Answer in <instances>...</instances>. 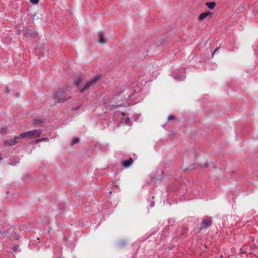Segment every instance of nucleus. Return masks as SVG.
Wrapping results in <instances>:
<instances>
[{"label": "nucleus", "mask_w": 258, "mask_h": 258, "mask_svg": "<svg viewBox=\"0 0 258 258\" xmlns=\"http://www.w3.org/2000/svg\"><path fill=\"white\" fill-rule=\"evenodd\" d=\"M42 133L41 130H36L23 133L19 135V137L22 138H35L39 137Z\"/></svg>", "instance_id": "1"}, {"label": "nucleus", "mask_w": 258, "mask_h": 258, "mask_svg": "<svg viewBox=\"0 0 258 258\" xmlns=\"http://www.w3.org/2000/svg\"><path fill=\"white\" fill-rule=\"evenodd\" d=\"M99 77L98 76L95 77L93 79L90 80L87 83H86L84 87L83 88H80V91L82 92H84L86 91L88 89H89L91 86H92L94 84H95L98 80H99Z\"/></svg>", "instance_id": "2"}, {"label": "nucleus", "mask_w": 258, "mask_h": 258, "mask_svg": "<svg viewBox=\"0 0 258 258\" xmlns=\"http://www.w3.org/2000/svg\"><path fill=\"white\" fill-rule=\"evenodd\" d=\"M20 139L21 138L19 137V136H16L13 139L5 141L4 144L7 147L11 146L17 144L18 143L17 140Z\"/></svg>", "instance_id": "3"}, {"label": "nucleus", "mask_w": 258, "mask_h": 258, "mask_svg": "<svg viewBox=\"0 0 258 258\" xmlns=\"http://www.w3.org/2000/svg\"><path fill=\"white\" fill-rule=\"evenodd\" d=\"M24 35L27 37H35L37 33L34 30L25 29L24 30Z\"/></svg>", "instance_id": "4"}, {"label": "nucleus", "mask_w": 258, "mask_h": 258, "mask_svg": "<svg viewBox=\"0 0 258 258\" xmlns=\"http://www.w3.org/2000/svg\"><path fill=\"white\" fill-rule=\"evenodd\" d=\"M212 223V220L211 218H207L203 221L202 223V228H206L209 226Z\"/></svg>", "instance_id": "5"}, {"label": "nucleus", "mask_w": 258, "mask_h": 258, "mask_svg": "<svg viewBox=\"0 0 258 258\" xmlns=\"http://www.w3.org/2000/svg\"><path fill=\"white\" fill-rule=\"evenodd\" d=\"M98 36L99 37V42L100 43L104 44L107 42L106 39L104 38V34L102 32H99Z\"/></svg>", "instance_id": "6"}, {"label": "nucleus", "mask_w": 258, "mask_h": 258, "mask_svg": "<svg viewBox=\"0 0 258 258\" xmlns=\"http://www.w3.org/2000/svg\"><path fill=\"white\" fill-rule=\"evenodd\" d=\"M133 162V159L130 158L128 160L124 161L122 162V165L125 167H128L132 164Z\"/></svg>", "instance_id": "7"}, {"label": "nucleus", "mask_w": 258, "mask_h": 258, "mask_svg": "<svg viewBox=\"0 0 258 258\" xmlns=\"http://www.w3.org/2000/svg\"><path fill=\"white\" fill-rule=\"evenodd\" d=\"M63 95L61 93H59L56 95L55 98L58 99V103H61L67 100L68 98H67L61 97V96Z\"/></svg>", "instance_id": "8"}, {"label": "nucleus", "mask_w": 258, "mask_h": 258, "mask_svg": "<svg viewBox=\"0 0 258 258\" xmlns=\"http://www.w3.org/2000/svg\"><path fill=\"white\" fill-rule=\"evenodd\" d=\"M211 13L210 12L204 13L200 14L199 16V19L202 20L208 16L211 15Z\"/></svg>", "instance_id": "9"}, {"label": "nucleus", "mask_w": 258, "mask_h": 258, "mask_svg": "<svg viewBox=\"0 0 258 258\" xmlns=\"http://www.w3.org/2000/svg\"><path fill=\"white\" fill-rule=\"evenodd\" d=\"M206 5L210 9H213L215 7L216 4L214 2H207L206 3Z\"/></svg>", "instance_id": "10"}, {"label": "nucleus", "mask_w": 258, "mask_h": 258, "mask_svg": "<svg viewBox=\"0 0 258 258\" xmlns=\"http://www.w3.org/2000/svg\"><path fill=\"white\" fill-rule=\"evenodd\" d=\"M48 141V139L47 138H44L37 139V140H36V143H38V142H42V141L46 142Z\"/></svg>", "instance_id": "11"}, {"label": "nucleus", "mask_w": 258, "mask_h": 258, "mask_svg": "<svg viewBox=\"0 0 258 258\" xmlns=\"http://www.w3.org/2000/svg\"><path fill=\"white\" fill-rule=\"evenodd\" d=\"M79 142V139L77 138H74L72 140V144H77Z\"/></svg>", "instance_id": "12"}, {"label": "nucleus", "mask_w": 258, "mask_h": 258, "mask_svg": "<svg viewBox=\"0 0 258 258\" xmlns=\"http://www.w3.org/2000/svg\"><path fill=\"white\" fill-rule=\"evenodd\" d=\"M81 82V78L80 77H78L74 82V83L76 86H78L80 82Z\"/></svg>", "instance_id": "13"}, {"label": "nucleus", "mask_w": 258, "mask_h": 258, "mask_svg": "<svg viewBox=\"0 0 258 258\" xmlns=\"http://www.w3.org/2000/svg\"><path fill=\"white\" fill-rule=\"evenodd\" d=\"M185 76L184 75V73L183 72H182V75H181V77L178 78V79L179 80H183L185 79Z\"/></svg>", "instance_id": "14"}, {"label": "nucleus", "mask_w": 258, "mask_h": 258, "mask_svg": "<svg viewBox=\"0 0 258 258\" xmlns=\"http://www.w3.org/2000/svg\"><path fill=\"white\" fill-rule=\"evenodd\" d=\"M174 119V116H173L172 115H169L168 116V120H173Z\"/></svg>", "instance_id": "15"}, {"label": "nucleus", "mask_w": 258, "mask_h": 258, "mask_svg": "<svg viewBox=\"0 0 258 258\" xmlns=\"http://www.w3.org/2000/svg\"><path fill=\"white\" fill-rule=\"evenodd\" d=\"M30 2L33 4H36L38 3L39 0H30Z\"/></svg>", "instance_id": "16"}, {"label": "nucleus", "mask_w": 258, "mask_h": 258, "mask_svg": "<svg viewBox=\"0 0 258 258\" xmlns=\"http://www.w3.org/2000/svg\"><path fill=\"white\" fill-rule=\"evenodd\" d=\"M125 123H129L130 122V118L128 117H126L125 119Z\"/></svg>", "instance_id": "17"}, {"label": "nucleus", "mask_w": 258, "mask_h": 258, "mask_svg": "<svg viewBox=\"0 0 258 258\" xmlns=\"http://www.w3.org/2000/svg\"><path fill=\"white\" fill-rule=\"evenodd\" d=\"M4 91L5 93H8V92H9L10 91L8 89V88H6L5 89Z\"/></svg>", "instance_id": "18"}, {"label": "nucleus", "mask_w": 258, "mask_h": 258, "mask_svg": "<svg viewBox=\"0 0 258 258\" xmlns=\"http://www.w3.org/2000/svg\"><path fill=\"white\" fill-rule=\"evenodd\" d=\"M219 48H217L213 52V53H212V55H213L216 52H217V51L218 50Z\"/></svg>", "instance_id": "19"}, {"label": "nucleus", "mask_w": 258, "mask_h": 258, "mask_svg": "<svg viewBox=\"0 0 258 258\" xmlns=\"http://www.w3.org/2000/svg\"><path fill=\"white\" fill-rule=\"evenodd\" d=\"M207 166V164H205L204 165H202V167H206Z\"/></svg>", "instance_id": "20"}, {"label": "nucleus", "mask_w": 258, "mask_h": 258, "mask_svg": "<svg viewBox=\"0 0 258 258\" xmlns=\"http://www.w3.org/2000/svg\"><path fill=\"white\" fill-rule=\"evenodd\" d=\"M154 205V202H152L151 204V207H153Z\"/></svg>", "instance_id": "21"}, {"label": "nucleus", "mask_w": 258, "mask_h": 258, "mask_svg": "<svg viewBox=\"0 0 258 258\" xmlns=\"http://www.w3.org/2000/svg\"><path fill=\"white\" fill-rule=\"evenodd\" d=\"M2 160V158H1V157H0V160Z\"/></svg>", "instance_id": "22"}, {"label": "nucleus", "mask_w": 258, "mask_h": 258, "mask_svg": "<svg viewBox=\"0 0 258 258\" xmlns=\"http://www.w3.org/2000/svg\"><path fill=\"white\" fill-rule=\"evenodd\" d=\"M1 233H2V232H1V231L0 230V234H1Z\"/></svg>", "instance_id": "23"}]
</instances>
